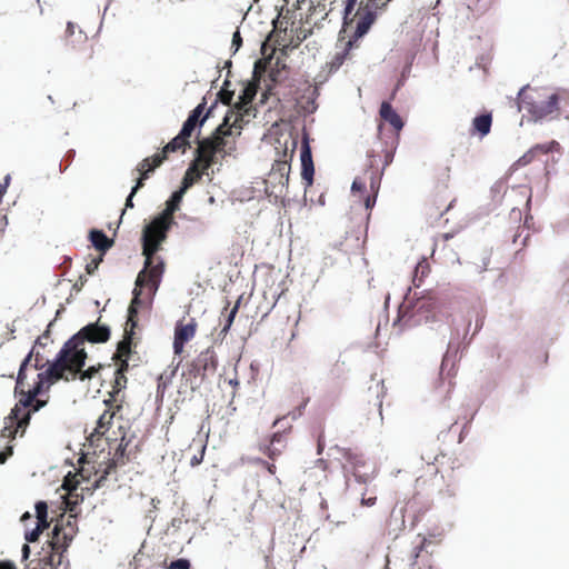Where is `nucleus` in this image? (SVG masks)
Instances as JSON below:
<instances>
[{
  "mask_svg": "<svg viewBox=\"0 0 569 569\" xmlns=\"http://www.w3.org/2000/svg\"><path fill=\"white\" fill-rule=\"evenodd\" d=\"M172 214L163 210L154 216L149 223L144 224L142 229L140 240L144 263L137 276L132 290V299L128 307L130 317L137 316L139 310L147 305L142 299L143 289L147 288L153 297L160 287L166 262L162 257L158 256V252L162 249L172 226L176 224ZM151 301L152 298H150Z\"/></svg>",
  "mask_w": 569,
  "mask_h": 569,
  "instance_id": "1",
  "label": "nucleus"
},
{
  "mask_svg": "<svg viewBox=\"0 0 569 569\" xmlns=\"http://www.w3.org/2000/svg\"><path fill=\"white\" fill-rule=\"evenodd\" d=\"M257 110L252 103H233L223 118L222 122L216 127L212 133L202 138L196 148V156L201 159L207 167L222 166L220 158L233 156L236 151V136L241 134L243 123H248L250 118H254Z\"/></svg>",
  "mask_w": 569,
  "mask_h": 569,
  "instance_id": "2",
  "label": "nucleus"
},
{
  "mask_svg": "<svg viewBox=\"0 0 569 569\" xmlns=\"http://www.w3.org/2000/svg\"><path fill=\"white\" fill-rule=\"evenodd\" d=\"M411 288L408 287L405 296L403 307L400 310L393 326L403 323V327L426 325L432 330H439L445 327L443 313L440 310L439 300L428 291H422L421 296L410 299Z\"/></svg>",
  "mask_w": 569,
  "mask_h": 569,
  "instance_id": "3",
  "label": "nucleus"
},
{
  "mask_svg": "<svg viewBox=\"0 0 569 569\" xmlns=\"http://www.w3.org/2000/svg\"><path fill=\"white\" fill-rule=\"evenodd\" d=\"M14 395L21 397L4 418V426L0 432V439H8L9 442L13 441L17 437L22 438L26 435L30 425V413H26V411L32 406L33 400L39 397L31 388L24 391L22 387Z\"/></svg>",
  "mask_w": 569,
  "mask_h": 569,
  "instance_id": "4",
  "label": "nucleus"
},
{
  "mask_svg": "<svg viewBox=\"0 0 569 569\" xmlns=\"http://www.w3.org/2000/svg\"><path fill=\"white\" fill-rule=\"evenodd\" d=\"M527 89H529V84L520 88L517 93L516 102L519 111L525 110L530 114L532 121L539 122L558 111L560 102V96L558 93H551L546 100L537 101L531 94L526 92Z\"/></svg>",
  "mask_w": 569,
  "mask_h": 569,
  "instance_id": "5",
  "label": "nucleus"
},
{
  "mask_svg": "<svg viewBox=\"0 0 569 569\" xmlns=\"http://www.w3.org/2000/svg\"><path fill=\"white\" fill-rule=\"evenodd\" d=\"M89 455L90 452L82 451L78 459V465L80 466L79 475L83 482H89L92 475L100 473L91 487L82 488V490L92 495L96 490L104 486L108 477L117 469V462L107 460V462L102 461L98 463L97 467L96 461L90 460Z\"/></svg>",
  "mask_w": 569,
  "mask_h": 569,
  "instance_id": "6",
  "label": "nucleus"
},
{
  "mask_svg": "<svg viewBox=\"0 0 569 569\" xmlns=\"http://www.w3.org/2000/svg\"><path fill=\"white\" fill-rule=\"evenodd\" d=\"M194 159L196 161L202 164L203 170L198 171L197 169L193 168L192 164L189 166V168L187 169L182 177L180 186L170 194L169 199L167 200V207L164 210L168 211L169 213H174L177 210L180 209L183 196L196 182H198L202 178L203 174L209 176V170H211L212 173L214 172V166L207 167L201 159L197 158L196 154Z\"/></svg>",
  "mask_w": 569,
  "mask_h": 569,
  "instance_id": "7",
  "label": "nucleus"
},
{
  "mask_svg": "<svg viewBox=\"0 0 569 569\" xmlns=\"http://www.w3.org/2000/svg\"><path fill=\"white\" fill-rule=\"evenodd\" d=\"M475 309H471L468 311L466 316L462 318V331L459 328V325H455V327L451 329V338L448 342L447 351L443 355L442 362L440 370L441 372L445 370V368L451 362V366L453 367L457 352L461 345H463V348H466L470 341L471 338L467 341V336L469 333L471 321H472V313H475Z\"/></svg>",
  "mask_w": 569,
  "mask_h": 569,
  "instance_id": "8",
  "label": "nucleus"
},
{
  "mask_svg": "<svg viewBox=\"0 0 569 569\" xmlns=\"http://www.w3.org/2000/svg\"><path fill=\"white\" fill-rule=\"evenodd\" d=\"M52 535L51 551L40 560L44 565L43 569H58L63 561L64 552L71 543V538L67 533H62L58 526L52 529Z\"/></svg>",
  "mask_w": 569,
  "mask_h": 569,
  "instance_id": "9",
  "label": "nucleus"
},
{
  "mask_svg": "<svg viewBox=\"0 0 569 569\" xmlns=\"http://www.w3.org/2000/svg\"><path fill=\"white\" fill-rule=\"evenodd\" d=\"M77 338H69L56 353L54 358L46 363L44 375L52 376L53 380L70 381L67 371V361L70 356V347L76 342Z\"/></svg>",
  "mask_w": 569,
  "mask_h": 569,
  "instance_id": "10",
  "label": "nucleus"
},
{
  "mask_svg": "<svg viewBox=\"0 0 569 569\" xmlns=\"http://www.w3.org/2000/svg\"><path fill=\"white\" fill-rule=\"evenodd\" d=\"M111 337V328L106 323L99 322V320L89 322L83 326L79 331L72 335L70 338H77L74 343L84 345L86 342L106 343Z\"/></svg>",
  "mask_w": 569,
  "mask_h": 569,
  "instance_id": "11",
  "label": "nucleus"
},
{
  "mask_svg": "<svg viewBox=\"0 0 569 569\" xmlns=\"http://www.w3.org/2000/svg\"><path fill=\"white\" fill-rule=\"evenodd\" d=\"M300 164H301V179L306 189L311 187L315 181V162L312 158V150L310 146V137L307 132L303 133L300 147Z\"/></svg>",
  "mask_w": 569,
  "mask_h": 569,
  "instance_id": "12",
  "label": "nucleus"
},
{
  "mask_svg": "<svg viewBox=\"0 0 569 569\" xmlns=\"http://www.w3.org/2000/svg\"><path fill=\"white\" fill-rule=\"evenodd\" d=\"M357 13L358 19L356 22L355 31L352 36L349 38V48H357L359 40L362 39L366 34H368V32L370 31V29L378 19V17L373 12H367L360 8Z\"/></svg>",
  "mask_w": 569,
  "mask_h": 569,
  "instance_id": "13",
  "label": "nucleus"
},
{
  "mask_svg": "<svg viewBox=\"0 0 569 569\" xmlns=\"http://www.w3.org/2000/svg\"><path fill=\"white\" fill-rule=\"evenodd\" d=\"M163 161L164 157L159 154H153L152 157L143 159L138 167L140 177L136 180L130 191H132V193H137L144 186V181L158 167L162 164Z\"/></svg>",
  "mask_w": 569,
  "mask_h": 569,
  "instance_id": "14",
  "label": "nucleus"
},
{
  "mask_svg": "<svg viewBox=\"0 0 569 569\" xmlns=\"http://www.w3.org/2000/svg\"><path fill=\"white\" fill-rule=\"evenodd\" d=\"M206 109V97L202 98L201 102H199L188 114L187 119L183 121L181 129L178 134L184 140H190L193 131L198 129L199 131L203 126H200L199 116L202 110Z\"/></svg>",
  "mask_w": 569,
  "mask_h": 569,
  "instance_id": "15",
  "label": "nucleus"
},
{
  "mask_svg": "<svg viewBox=\"0 0 569 569\" xmlns=\"http://www.w3.org/2000/svg\"><path fill=\"white\" fill-rule=\"evenodd\" d=\"M133 338L134 331L129 330L126 331L123 339L117 343V350L113 358L119 361V365L129 367L133 355H136V351L133 350Z\"/></svg>",
  "mask_w": 569,
  "mask_h": 569,
  "instance_id": "16",
  "label": "nucleus"
},
{
  "mask_svg": "<svg viewBox=\"0 0 569 569\" xmlns=\"http://www.w3.org/2000/svg\"><path fill=\"white\" fill-rule=\"evenodd\" d=\"M559 147V143L555 140L547 143H537L532 146L526 153H523L513 166L516 167H526L531 163L539 156H547L555 148Z\"/></svg>",
  "mask_w": 569,
  "mask_h": 569,
  "instance_id": "17",
  "label": "nucleus"
},
{
  "mask_svg": "<svg viewBox=\"0 0 569 569\" xmlns=\"http://www.w3.org/2000/svg\"><path fill=\"white\" fill-rule=\"evenodd\" d=\"M88 359V352L83 348V345L73 343L70 347V356L67 361V371L69 377L71 375H76V372H79L83 367H86Z\"/></svg>",
  "mask_w": 569,
  "mask_h": 569,
  "instance_id": "18",
  "label": "nucleus"
},
{
  "mask_svg": "<svg viewBox=\"0 0 569 569\" xmlns=\"http://www.w3.org/2000/svg\"><path fill=\"white\" fill-rule=\"evenodd\" d=\"M190 363H192L208 376L209 373H213L217 370L218 358L212 348H207L206 350L201 351L198 357Z\"/></svg>",
  "mask_w": 569,
  "mask_h": 569,
  "instance_id": "19",
  "label": "nucleus"
},
{
  "mask_svg": "<svg viewBox=\"0 0 569 569\" xmlns=\"http://www.w3.org/2000/svg\"><path fill=\"white\" fill-rule=\"evenodd\" d=\"M491 126L492 113L489 111H483L472 119L470 134L478 136L480 139H482L490 133Z\"/></svg>",
  "mask_w": 569,
  "mask_h": 569,
  "instance_id": "20",
  "label": "nucleus"
},
{
  "mask_svg": "<svg viewBox=\"0 0 569 569\" xmlns=\"http://www.w3.org/2000/svg\"><path fill=\"white\" fill-rule=\"evenodd\" d=\"M381 119L388 122L397 132L405 127V121L389 101H382L379 109Z\"/></svg>",
  "mask_w": 569,
  "mask_h": 569,
  "instance_id": "21",
  "label": "nucleus"
},
{
  "mask_svg": "<svg viewBox=\"0 0 569 569\" xmlns=\"http://www.w3.org/2000/svg\"><path fill=\"white\" fill-rule=\"evenodd\" d=\"M88 239L92 247L101 253H106L113 246V240H111L102 229H90Z\"/></svg>",
  "mask_w": 569,
  "mask_h": 569,
  "instance_id": "22",
  "label": "nucleus"
},
{
  "mask_svg": "<svg viewBox=\"0 0 569 569\" xmlns=\"http://www.w3.org/2000/svg\"><path fill=\"white\" fill-rule=\"evenodd\" d=\"M289 173H290V161L287 159H278L272 164V169L270 172L271 179H279V183L283 187H288L289 184Z\"/></svg>",
  "mask_w": 569,
  "mask_h": 569,
  "instance_id": "23",
  "label": "nucleus"
},
{
  "mask_svg": "<svg viewBox=\"0 0 569 569\" xmlns=\"http://www.w3.org/2000/svg\"><path fill=\"white\" fill-rule=\"evenodd\" d=\"M182 376L186 377V385L190 387L192 392L198 391L207 378V375L192 363L187 366V370L182 372Z\"/></svg>",
  "mask_w": 569,
  "mask_h": 569,
  "instance_id": "24",
  "label": "nucleus"
},
{
  "mask_svg": "<svg viewBox=\"0 0 569 569\" xmlns=\"http://www.w3.org/2000/svg\"><path fill=\"white\" fill-rule=\"evenodd\" d=\"M197 323L193 319L190 322L183 325L181 321H178L174 327V337L177 340H181L182 342H189L196 335Z\"/></svg>",
  "mask_w": 569,
  "mask_h": 569,
  "instance_id": "25",
  "label": "nucleus"
},
{
  "mask_svg": "<svg viewBox=\"0 0 569 569\" xmlns=\"http://www.w3.org/2000/svg\"><path fill=\"white\" fill-rule=\"evenodd\" d=\"M258 92V84L252 81H246L242 83V88L238 94V100L234 103H253Z\"/></svg>",
  "mask_w": 569,
  "mask_h": 569,
  "instance_id": "26",
  "label": "nucleus"
},
{
  "mask_svg": "<svg viewBox=\"0 0 569 569\" xmlns=\"http://www.w3.org/2000/svg\"><path fill=\"white\" fill-rule=\"evenodd\" d=\"M34 351L33 348L29 350V352L24 356L22 361L20 362L17 376H16V388L14 393L19 392V388L22 387L27 379V370L28 367L31 365V361L33 359Z\"/></svg>",
  "mask_w": 569,
  "mask_h": 569,
  "instance_id": "27",
  "label": "nucleus"
},
{
  "mask_svg": "<svg viewBox=\"0 0 569 569\" xmlns=\"http://www.w3.org/2000/svg\"><path fill=\"white\" fill-rule=\"evenodd\" d=\"M190 147V140H184L179 134H177L163 147L162 152L158 154L163 156L166 159L169 153L176 152L178 150H186L187 148Z\"/></svg>",
  "mask_w": 569,
  "mask_h": 569,
  "instance_id": "28",
  "label": "nucleus"
},
{
  "mask_svg": "<svg viewBox=\"0 0 569 569\" xmlns=\"http://www.w3.org/2000/svg\"><path fill=\"white\" fill-rule=\"evenodd\" d=\"M58 380H53L52 376H46L44 371L38 373L37 381L32 385L31 389L34 393L39 396L43 395L49 388L57 382Z\"/></svg>",
  "mask_w": 569,
  "mask_h": 569,
  "instance_id": "29",
  "label": "nucleus"
},
{
  "mask_svg": "<svg viewBox=\"0 0 569 569\" xmlns=\"http://www.w3.org/2000/svg\"><path fill=\"white\" fill-rule=\"evenodd\" d=\"M234 90L231 89V81L228 79H224L220 90L217 92L216 98L220 100V102L224 106H231L234 103Z\"/></svg>",
  "mask_w": 569,
  "mask_h": 569,
  "instance_id": "30",
  "label": "nucleus"
},
{
  "mask_svg": "<svg viewBox=\"0 0 569 569\" xmlns=\"http://www.w3.org/2000/svg\"><path fill=\"white\" fill-rule=\"evenodd\" d=\"M129 370L128 366L119 365L114 371V381L112 387V397L119 393L121 390L126 388L127 377L126 372Z\"/></svg>",
  "mask_w": 569,
  "mask_h": 569,
  "instance_id": "31",
  "label": "nucleus"
},
{
  "mask_svg": "<svg viewBox=\"0 0 569 569\" xmlns=\"http://www.w3.org/2000/svg\"><path fill=\"white\" fill-rule=\"evenodd\" d=\"M353 48H349V40L346 42V46L343 48V50H341L340 52H337L330 62H328V66L330 68L329 72L332 73V72H336L337 70H339V68L343 64V62L346 61V59L348 58L350 51L352 50Z\"/></svg>",
  "mask_w": 569,
  "mask_h": 569,
  "instance_id": "32",
  "label": "nucleus"
},
{
  "mask_svg": "<svg viewBox=\"0 0 569 569\" xmlns=\"http://www.w3.org/2000/svg\"><path fill=\"white\" fill-rule=\"evenodd\" d=\"M398 502L393 507L390 513L389 526L393 529L401 530L405 528V507L398 508Z\"/></svg>",
  "mask_w": 569,
  "mask_h": 569,
  "instance_id": "33",
  "label": "nucleus"
},
{
  "mask_svg": "<svg viewBox=\"0 0 569 569\" xmlns=\"http://www.w3.org/2000/svg\"><path fill=\"white\" fill-rule=\"evenodd\" d=\"M356 3L349 2L347 0H343V9H342V29L340 33L346 30L347 28L351 27L355 18L352 17V13L356 8Z\"/></svg>",
  "mask_w": 569,
  "mask_h": 569,
  "instance_id": "34",
  "label": "nucleus"
},
{
  "mask_svg": "<svg viewBox=\"0 0 569 569\" xmlns=\"http://www.w3.org/2000/svg\"><path fill=\"white\" fill-rule=\"evenodd\" d=\"M129 443H130V439L127 440L126 437L123 436L121 438L120 443L118 445V447L116 449L114 457L112 459L107 458V460L108 461H116L117 462V467L119 465H123L124 463V458L127 457V448H128Z\"/></svg>",
  "mask_w": 569,
  "mask_h": 569,
  "instance_id": "35",
  "label": "nucleus"
},
{
  "mask_svg": "<svg viewBox=\"0 0 569 569\" xmlns=\"http://www.w3.org/2000/svg\"><path fill=\"white\" fill-rule=\"evenodd\" d=\"M429 270H430L429 264L425 258H422V260L416 264L412 278H413V284L417 288L420 286L419 282L422 280V278L429 273Z\"/></svg>",
  "mask_w": 569,
  "mask_h": 569,
  "instance_id": "36",
  "label": "nucleus"
},
{
  "mask_svg": "<svg viewBox=\"0 0 569 569\" xmlns=\"http://www.w3.org/2000/svg\"><path fill=\"white\" fill-rule=\"evenodd\" d=\"M34 510L38 523L48 526V503L44 500H39L34 505Z\"/></svg>",
  "mask_w": 569,
  "mask_h": 569,
  "instance_id": "37",
  "label": "nucleus"
},
{
  "mask_svg": "<svg viewBox=\"0 0 569 569\" xmlns=\"http://www.w3.org/2000/svg\"><path fill=\"white\" fill-rule=\"evenodd\" d=\"M99 372V367L90 366L88 368H82L79 372H76V375H71L70 381L79 379L81 381L91 380Z\"/></svg>",
  "mask_w": 569,
  "mask_h": 569,
  "instance_id": "38",
  "label": "nucleus"
},
{
  "mask_svg": "<svg viewBox=\"0 0 569 569\" xmlns=\"http://www.w3.org/2000/svg\"><path fill=\"white\" fill-rule=\"evenodd\" d=\"M239 305H240V299L237 301V303L230 309L228 316L226 317L224 319V323L219 332V336H222L224 337L228 331L230 330L233 321H234V318L237 316V312H238V309H239Z\"/></svg>",
  "mask_w": 569,
  "mask_h": 569,
  "instance_id": "39",
  "label": "nucleus"
},
{
  "mask_svg": "<svg viewBox=\"0 0 569 569\" xmlns=\"http://www.w3.org/2000/svg\"><path fill=\"white\" fill-rule=\"evenodd\" d=\"M380 1L381 0H367L365 6L360 7V9L367 12H373L378 17L379 13L386 9L388 3V1L382 3Z\"/></svg>",
  "mask_w": 569,
  "mask_h": 569,
  "instance_id": "40",
  "label": "nucleus"
},
{
  "mask_svg": "<svg viewBox=\"0 0 569 569\" xmlns=\"http://www.w3.org/2000/svg\"><path fill=\"white\" fill-rule=\"evenodd\" d=\"M54 326V320H51L46 330L43 331V333L41 336H39L34 342H33V350L39 347V348H46L47 347V343H48V340H50L51 338V329L52 327Z\"/></svg>",
  "mask_w": 569,
  "mask_h": 569,
  "instance_id": "41",
  "label": "nucleus"
},
{
  "mask_svg": "<svg viewBox=\"0 0 569 569\" xmlns=\"http://www.w3.org/2000/svg\"><path fill=\"white\" fill-rule=\"evenodd\" d=\"M164 569H191V561L188 558H174L164 562Z\"/></svg>",
  "mask_w": 569,
  "mask_h": 569,
  "instance_id": "42",
  "label": "nucleus"
},
{
  "mask_svg": "<svg viewBox=\"0 0 569 569\" xmlns=\"http://www.w3.org/2000/svg\"><path fill=\"white\" fill-rule=\"evenodd\" d=\"M507 190V186H506V182L503 180H498L496 181L491 188H490V193L492 196V199L495 201H499L501 200L503 193L506 192Z\"/></svg>",
  "mask_w": 569,
  "mask_h": 569,
  "instance_id": "43",
  "label": "nucleus"
},
{
  "mask_svg": "<svg viewBox=\"0 0 569 569\" xmlns=\"http://www.w3.org/2000/svg\"><path fill=\"white\" fill-rule=\"evenodd\" d=\"M219 103H221L220 100H218V98H214V100L212 101V103L209 107L206 106V109L202 110V112L199 116L200 126H203L206 123V121L210 117H212L213 110L217 108V106Z\"/></svg>",
  "mask_w": 569,
  "mask_h": 569,
  "instance_id": "44",
  "label": "nucleus"
},
{
  "mask_svg": "<svg viewBox=\"0 0 569 569\" xmlns=\"http://www.w3.org/2000/svg\"><path fill=\"white\" fill-rule=\"evenodd\" d=\"M219 103H221L220 100H218V98H214V100L212 101V103L209 107L206 106V109L202 110V112L199 116L200 126H203L206 123V121L210 117H212L213 110L217 108V106Z\"/></svg>",
  "mask_w": 569,
  "mask_h": 569,
  "instance_id": "45",
  "label": "nucleus"
},
{
  "mask_svg": "<svg viewBox=\"0 0 569 569\" xmlns=\"http://www.w3.org/2000/svg\"><path fill=\"white\" fill-rule=\"evenodd\" d=\"M219 103H221L220 100H218V98H214V100L212 101V103L209 107L206 106V109L202 110V112L199 116L200 126H203L206 123V121L210 117H212L213 110L217 108V106Z\"/></svg>",
  "mask_w": 569,
  "mask_h": 569,
  "instance_id": "46",
  "label": "nucleus"
},
{
  "mask_svg": "<svg viewBox=\"0 0 569 569\" xmlns=\"http://www.w3.org/2000/svg\"><path fill=\"white\" fill-rule=\"evenodd\" d=\"M42 525L41 523H37V526L32 529H28L24 531V539H26V543H32V542H36L38 540V538L40 537L41 532H42Z\"/></svg>",
  "mask_w": 569,
  "mask_h": 569,
  "instance_id": "47",
  "label": "nucleus"
},
{
  "mask_svg": "<svg viewBox=\"0 0 569 569\" xmlns=\"http://www.w3.org/2000/svg\"><path fill=\"white\" fill-rule=\"evenodd\" d=\"M410 70H411V62L407 63L402 71H401V74H400V78L398 79L396 86H395V89L392 91V97H395V94L397 93V91L405 86L408 77H409V73H410Z\"/></svg>",
  "mask_w": 569,
  "mask_h": 569,
  "instance_id": "48",
  "label": "nucleus"
},
{
  "mask_svg": "<svg viewBox=\"0 0 569 569\" xmlns=\"http://www.w3.org/2000/svg\"><path fill=\"white\" fill-rule=\"evenodd\" d=\"M62 489L68 491L69 493L76 492L79 487V481L74 480L71 477V472H69L61 485Z\"/></svg>",
  "mask_w": 569,
  "mask_h": 569,
  "instance_id": "49",
  "label": "nucleus"
},
{
  "mask_svg": "<svg viewBox=\"0 0 569 569\" xmlns=\"http://www.w3.org/2000/svg\"><path fill=\"white\" fill-rule=\"evenodd\" d=\"M342 451V456L348 462L352 463L355 467L362 466V461H360L357 455H355L350 449H343Z\"/></svg>",
  "mask_w": 569,
  "mask_h": 569,
  "instance_id": "50",
  "label": "nucleus"
},
{
  "mask_svg": "<svg viewBox=\"0 0 569 569\" xmlns=\"http://www.w3.org/2000/svg\"><path fill=\"white\" fill-rule=\"evenodd\" d=\"M242 47V37L240 34V31L239 29H237L233 33H232V39H231V49H233V53L238 52V50Z\"/></svg>",
  "mask_w": 569,
  "mask_h": 569,
  "instance_id": "51",
  "label": "nucleus"
},
{
  "mask_svg": "<svg viewBox=\"0 0 569 569\" xmlns=\"http://www.w3.org/2000/svg\"><path fill=\"white\" fill-rule=\"evenodd\" d=\"M367 190L366 183L359 178H355L351 183V192L352 193H365Z\"/></svg>",
  "mask_w": 569,
  "mask_h": 569,
  "instance_id": "52",
  "label": "nucleus"
},
{
  "mask_svg": "<svg viewBox=\"0 0 569 569\" xmlns=\"http://www.w3.org/2000/svg\"><path fill=\"white\" fill-rule=\"evenodd\" d=\"M382 173L383 172L380 171L379 174H375V173L371 174V177H370V189H371V192L378 193L379 188H380V182H381Z\"/></svg>",
  "mask_w": 569,
  "mask_h": 569,
  "instance_id": "53",
  "label": "nucleus"
},
{
  "mask_svg": "<svg viewBox=\"0 0 569 569\" xmlns=\"http://www.w3.org/2000/svg\"><path fill=\"white\" fill-rule=\"evenodd\" d=\"M12 455L13 445L9 443L2 450H0V463H4Z\"/></svg>",
  "mask_w": 569,
  "mask_h": 569,
  "instance_id": "54",
  "label": "nucleus"
},
{
  "mask_svg": "<svg viewBox=\"0 0 569 569\" xmlns=\"http://www.w3.org/2000/svg\"><path fill=\"white\" fill-rule=\"evenodd\" d=\"M102 261V258L93 259L90 262L86 264V272L90 276L94 274V272L98 270L100 262Z\"/></svg>",
  "mask_w": 569,
  "mask_h": 569,
  "instance_id": "55",
  "label": "nucleus"
},
{
  "mask_svg": "<svg viewBox=\"0 0 569 569\" xmlns=\"http://www.w3.org/2000/svg\"><path fill=\"white\" fill-rule=\"evenodd\" d=\"M308 401H309V399L307 398L299 407H297L295 410L289 412L288 416H290L292 420H297L299 417L302 416Z\"/></svg>",
  "mask_w": 569,
  "mask_h": 569,
  "instance_id": "56",
  "label": "nucleus"
},
{
  "mask_svg": "<svg viewBox=\"0 0 569 569\" xmlns=\"http://www.w3.org/2000/svg\"><path fill=\"white\" fill-rule=\"evenodd\" d=\"M46 406L44 401L38 400L32 402V406L29 407L26 413H30V420L32 419V415L40 411Z\"/></svg>",
  "mask_w": 569,
  "mask_h": 569,
  "instance_id": "57",
  "label": "nucleus"
},
{
  "mask_svg": "<svg viewBox=\"0 0 569 569\" xmlns=\"http://www.w3.org/2000/svg\"><path fill=\"white\" fill-rule=\"evenodd\" d=\"M10 182H11V176L8 173L4 176L2 182L0 183V201L2 200L3 196L7 193Z\"/></svg>",
  "mask_w": 569,
  "mask_h": 569,
  "instance_id": "58",
  "label": "nucleus"
},
{
  "mask_svg": "<svg viewBox=\"0 0 569 569\" xmlns=\"http://www.w3.org/2000/svg\"><path fill=\"white\" fill-rule=\"evenodd\" d=\"M378 193L371 192L370 194H367L365 198V208L367 210H370L375 207L377 201Z\"/></svg>",
  "mask_w": 569,
  "mask_h": 569,
  "instance_id": "59",
  "label": "nucleus"
},
{
  "mask_svg": "<svg viewBox=\"0 0 569 569\" xmlns=\"http://www.w3.org/2000/svg\"><path fill=\"white\" fill-rule=\"evenodd\" d=\"M186 342H182L181 340H177L176 337H173V343L172 349L174 355H180L183 351Z\"/></svg>",
  "mask_w": 569,
  "mask_h": 569,
  "instance_id": "60",
  "label": "nucleus"
},
{
  "mask_svg": "<svg viewBox=\"0 0 569 569\" xmlns=\"http://www.w3.org/2000/svg\"><path fill=\"white\" fill-rule=\"evenodd\" d=\"M393 157H395V149L386 152L383 167L381 169L382 172L393 161Z\"/></svg>",
  "mask_w": 569,
  "mask_h": 569,
  "instance_id": "61",
  "label": "nucleus"
},
{
  "mask_svg": "<svg viewBox=\"0 0 569 569\" xmlns=\"http://www.w3.org/2000/svg\"><path fill=\"white\" fill-rule=\"evenodd\" d=\"M31 555V548L29 543H23L21 548V561H27Z\"/></svg>",
  "mask_w": 569,
  "mask_h": 569,
  "instance_id": "62",
  "label": "nucleus"
},
{
  "mask_svg": "<svg viewBox=\"0 0 569 569\" xmlns=\"http://www.w3.org/2000/svg\"><path fill=\"white\" fill-rule=\"evenodd\" d=\"M0 569H17V566L11 560H0Z\"/></svg>",
  "mask_w": 569,
  "mask_h": 569,
  "instance_id": "63",
  "label": "nucleus"
},
{
  "mask_svg": "<svg viewBox=\"0 0 569 569\" xmlns=\"http://www.w3.org/2000/svg\"><path fill=\"white\" fill-rule=\"evenodd\" d=\"M86 282L87 278L84 276H80L79 280L72 286V289L76 291H80Z\"/></svg>",
  "mask_w": 569,
  "mask_h": 569,
  "instance_id": "64",
  "label": "nucleus"
}]
</instances>
